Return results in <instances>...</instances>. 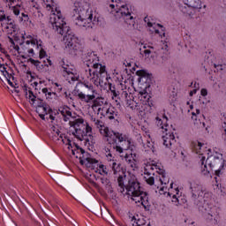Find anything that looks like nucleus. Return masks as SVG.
I'll list each match as a JSON object with an SVG mask.
<instances>
[{
    "instance_id": "nucleus-1",
    "label": "nucleus",
    "mask_w": 226,
    "mask_h": 226,
    "mask_svg": "<svg viewBox=\"0 0 226 226\" xmlns=\"http://www.w3.org/2000/svg\"><path fill=\"white\" fill-rule=\"evenodd\" d=\"M94 123L95 126L99 128L101 135L105 137L109 146H113L116 153L124 158L132 169H137V160H135L137 154L132 152L134 147L132 145V139L126 134L110 131L101 120L94 119Z\"/></svg>"
},
{
    "instance_id": "nucleus-2",
    "label": "nucleus",
    "mask_w": 226,
    "mask_h": 226,
    "mask_svg": "<svg viewBox=\"0 0 226 226\" xmlns=\"http://www.w3.org/2000/svg\"><path fill=\"white\" fill-rule=\"evenodd\" d=\"M42 2L49 11L51 10L49 22L52 25L54 31L58 34H61V36H64L65 49H69L71 54H77V50L80 49L79 38L72 34V29H70V26H68L66 21H64L61 11L57 8L54 0H42Z\"/></svg>"
},
{
    "instance_id": "nucleus-3",
    "label": "nucleus",
    "mask_w": 226,
    "mask_h": 226,
    "mask_svg": "<svg viewBox=\"0 0 226 226\" xmlns=\"http://www.w3.org/2000/svg\"><path fill=\"white\" fill-rule=\"evenodd\" d=\"M58 110L63 117V120L65 123L69 121L71 128H73L72 135L78 139V140L84 142L85 146H87V147L94 146L95 141L94 136H93V127L89 125L87 121L84 120L82 117L73 118V117H72V110L68 106L61 107Z\"/></svg>"
},
{
    "instance_id": "nucleus-4",
    "label": "nucleus",
    "mask_w": 226,
    "mask_h": 226,
    "mask_svg": "<svg viewBox=\"0 0 226 226\" xmlns=\"http://www.w3.org/2000/svg\"><path fill=\"white\" fill-rule=\"evenodd\" d=\"M192 198L198 200L199 211L203 213L207 222H212L215 225L218 223V213L216 207L213 205V193L202 188V185L192 182L190 185Z\"/></svg>"
},
{
    "instance_id": "nucleus-5",
    "label": "nucleus",
    "mask_w": 226,
    "mask_h": 226,
    "mask_svg": "<svg viewBox=\"0 0 226 226\" xmlns=\"http://www.w3.org/2000/svg\"><path fill=\"white\" fill-rule=\"evenodd\" d=\"M85 63L88 68H92L88 70L87 79H91L94 86H100L103 89L109 88L113 92L116 98L117 94L112 90V83H110V76L107 72V67L98 63V57L94 55V52L87 54Z\"/></svg>"
},
{
    "instance_id": "nucleus-6",
    "label": "nucleus",
    "mask_w": 226,
    "mask_h": 226,
    "mask_svg": "<svg viewBox=\"0 0 226 226\" xmlns=\"http://www.w3.org/2000/svg\"><path fill=\"white\" fill-rule=\"evenodd\" d=\"M192 147L193 153H196V154H200V156H201V174H203V176H208L211 170H215V176L220 177L225 169V160H223V154L216 153L215 154L208 155L206 160V156H204V153H202L204 144L200 143V141H193L192 143Z\"/></svg>"
},
{
    "instance_id": "nucleus-7",
    "label": "nucleus",
    "mask_w": 226,
    "mask_h": 226,
    "mask_svg": "<svg viewBox=\"0 0 226 226\" xmlns=\"http://www.w3.org/2000/svg\"><path fill=\"white\" fill-rule=\"evenodd\" d=\"M72 20L76 26L82 29H93L96 17L93 19V10L84 7L82 3L75 2L72 10Z\"/></svg>"
},
{
    "instance_id": "nucleus-8",
    "label": "nucleus",
    "mask_w": 226,
    "mask_h": 226,
    "mask_svg": "<svg viewBox=\"0 0 226 226\" xmlns=\"http://www.w3.org/2000/svg\"><path fill=\"white\" fill-rule=\"evenodd\" d=\"M125 190L127 195H130L136 204L142 205L144 209H149L151 205L149 204L147 192L142 191L140 182H139L135 175L130 176L128 184L125 185Z\"/></svg>"
},
{
    "instance_id": "nucleus-9",
    "label": "nucleus",
    "mask_w": 226,
    "mask_h": 226,
    "mask_svg": "<svg viewBox=\"0 0 226 226\" xmlns=\"http://www.w3.org/2000/svg\"><path fill=\"white\" fill-rule=\"evenodd\" d=\"M144 22L147 25L148 27H152L150 31L155 34H158L160 38H162V41L160 42V46L157 49V51L154 50V47L148 46L147 49H144L142 51L143 54H145L147 57H149L153 52H154V54L158 52L159 54H167V52H169V45L165 41V27L160 24L154 23V21H153V19L147 16L144 18Z\"/></svg>"
},
{
    "instance_id": "nucleus-10",
    "label": "nucleus",
    "mask_w": 226,
    "mask_h": 226,
    "mask_svg": "<svg viewBox=\"0 0 226 226\" xmlns=\"http://www.w3.org/2000/svg\"><path fill=\"white\" fill-rule=\"evenodd\" d=\"M22 42L20 47L19 44H15L12 39L11 41V49L15 50L18 54H24L28 57H33L34 56V49H40L41 47V41L34 39L31 34H26V33L21 34Z\"/></svg>"
},
{
    "instance_id": "nucleus-11",
    "label": "nucleus",
    "mask_w": 226,
    "mask_h": 226,
    "mask_svg": "<svg viewBox=\"0 0 226 226\" xmlns=\"http://www.w3.org/2000/svg\"><path fill=\"white\" fill-rule=\"evenodd\" d=\"M143 179L146 181L147 185L153 186L154 185V179L159 176V181L161 185H169L170 179L165 176V170L162 166L156 163H147L143 169Z\"/></svg>"
},
{
    "instance_id": "nucleus-12",
    "label": "nucleus",
    "mask_w": 226,
    "mask_h": 226,
    "mask_svg": "<svg viewBox=\"0 0 226 226\" xmlns=\"http://www.w3.org/2000/svg\"><path fill=\"white\" fill-rule=\"evenodd\" d=\"M155 119L160 132L163 133L162 137L163 146L168 147V149H172V146L176 144V136L174 135V132L170 131V126L168 124L169 117L163 115L162 118L157 117Z\"/></svg>"
},
{
    "instance_id": "nucleus-13",
    "label": "nucleus",
    "mask_w": 226,
    "mask_h": 226,
    "mask_svg": "<svg viewBox=\"0 0 226 226\" xmlns=\"http://www.w3.org/2000/svg\"><path fill=\"white\" fill-rule=\"evenodd\" d=\"M58 68L62 76L67 82H69V84H73V82L79 80V74H77L75 65L72 64L67 59H60L58 62Z\"/></svg>"
},
{
    "instance_id": "nucleus-14",
    "label": "nucleus",
    "mask_w": 226,
    "mask_h": 226,
    "mask_svg": "<svg viewBox=\"0 0 226 226\" xmlns=\"http://www.w3.org/2000/svg\"><path fill=\"white\" fill-rule=\"evenodd\" d=\"M4 3L12 10V13L15 15L17 20L19 23L22 22H29V13L24 9H22V5L17 4L19 0H3Z\"/></svg>"
},
{
    "instance_id": "nucleus-15",
    "label": "nucleus",
    "mask_w": 226,
    "mask_h": 226,
    "mask_svg": "<svg viewBox=\"0 0 226 226\" xmlns=\"http://www.w3.org/2000/svg\"><path fill=\"white\" fill-rule=\"evenodd\" d=\"M81 87L83 91L77 90L79 100L84 103H91L94 100L95 95L98 94V92L91 83H81Z\"/></svg>"
},
{
    "instance_id": "nucleus-16",
    "label": "nucleus",
    "mask_w": 226,
    "mask_h": 226,
    "mask_svg": "<svg viewBox=\"0 0 226 226\" xmlns=\"http://www.w3.org/2000/svg\"><path fill=\"white\" fill-rule=\"evenodd\" d=\"M117 8H119L117 11V14L121 15L122 20H124V26L126 29H135V18L132 15L130 9H128V5H121L117 4Z\"/></svg>"
},
{
    "instance_id": "nucleus-17",
    "label": "nucleus",
    "mask_w": 226,
    "mask_h": 226,
    "mask_svg": "<svg viewBox=\"0 0 226 226\" xmlns=\"http://www.w3.org/2000/svg\"><path fill=\"white\" fill-rule=\"evenodd\" d=\"M174 190V191H173ZM160 195H164L165 197H170L171 201L175 206H179L181 204L180 200L182 192L179 191V188L176 187L174 189V183L170 184V189H168L167 186L163 185L159 189Z\"/></svg>"
},
{
    "instance_id": "nucleus-18",
    "label": "nucleus",
    "mask_w": 226,
    "mask_h": 226,
    "mask_svg": "<svg viewBox=\"0 0 226 226\" xmlns=\"http://www.w3.org/2000/svg\"><path fill=\"white\" fill-rule=\"evenodd\" d=\"M200 8H202L200 0H184V5L179 6L180 11L185 17H193L195 10H200Z\"/></svg>"
},
{
    "instance_id": "nucleus-19",
    "label": "nucleus",
    "mask_w": 226,
    "mask_h": 226,
    "mask_svg": "<svg viewBox=\"0 0 226 226\" xmlns=\"http://www.w3.org/2000/svg\"><path fill=\"white\" fill-rule=\"evenodd\" d=\"M104 150L107 161L109 162V167L112 169L115 176L120 172L123 173V171H121V164L116 162V160H114L115 157L112 155V151H116L114 145H108Z\"/></svg>"
},
{
    "instance_id": "nucleus-20",
    "label": "nucleus",
    "mask_w": 226,
    "mask_h": 226,
    "mask_svg": "<svg viewBox=\"0 0 226 226\" xmlns=\"http://www.w3.org/2000/svg\"><path fill=\"white\" fill-rule=\"evenodd\" d=\"M97 110L98 114L102 115V117H106V119H109L110 121L119 117L117 109L110 106V104H105L102 108H98Z\"/></svg>"
},
{
    "instance_id": "nucleus-21",
    "label": "nucleus",
    "mask_w": 226,
    "mask_h": 226,
    "mask_svg": "<svg viewBox=\"0 0 226 226\" xmlns=\"http://www.w3.org/2000/svg\"><path fill=\"white\" fill-rule=\"evenodd\" d=\"M207 56H205V61L204 64H202L203 68L205 69V72H207L208 66H213L217 70V72H226V65L225 64H217L213 63V59H215V56L211 54V51H208V53H206Z\"/></svg>"
},
{
    "instance_id": "nucleus-22",
    "label": "nucleus",
    "mask_w": 226,
    "mask_h": 226,
    "mask_svg": "<svg viewBox=\"0 0 226 226\" xmlns=\"http://www.w3.org/2000/svg\"><path fill=\"white\" fill-rule=\"evenodd\" d=\"M138 76V82L140 86H145V89H147L151 85V75L144 70H139L136 72Z\"/></svg>"
},
{
    "instance_id": "nucleus-23",
    "label": "nucleus",
    "mask_w": 226,
    "mask_h": 226,
    "mask_svg": "<svg viewBox=\"0 0 226 226\" xmlns=\"http://www.w3.org/2000/svg\"><path fill=\"white\" fill-rule=\"evenodd\" d=\"M139 100L141 102L142 105H147V107H153V101L151 100V94L147 91L143 90L138 94Z\"/></svg>"
},
{
    "instance_id": "nucleus-24",
    "label": "nucleus",
    "mask_w": 226,
    "mask_h": 226,
    "mask_svg": "<svg viewBox=\"0 0 226 226\" xmlns=\"http://www.w3.org/2000/svg\"><path fill=\"white\" fill-rule=\"evenodd\" d=\"M0 22H5L7 24L5 26V29H11L12 31H15L16 26L15 24H13L11 18L10 16H6L4 11L2 9H0Z\"/></svg>"
},
{
    "instance_id": "nucleus-25",
    "label": "nucleus",
    "mask_w": 226,
    "mask_h": 226,
    "mask_svg": "<svg viewBox=\"0 0 226 226\" xmlns=\"http://www.w3.org/2000/svg\"><path fill=\"white\" fill-rule=\"evenodd\" d=\"M92 103V109L94 110H96L98 111V109H102L103 107H105V105H109V102H107V101H105V98H102V97H94V100H92L91 102Z\"/></svg>"
},
{
    "instance_id": "nucleus-26",
    "label": "nucleus",
    "mask_w": 226,
    "mask_h": 226,
    "mask_svg": "<svg viewBox=\"0 0 226 226\" xmlns=\"http://www.w3.org/2000/svg\"><path fill=\"white\" fill-rule=\"evenodd\" d=\"M29 63H31V64H34V66H35L38 72H41V70H43L45 66L47 67L50 66V59L49 58H47L46 61L44 60L43 63L40 62V60L30 58Z\"/></svg>"
},
{
    "instance_id": "nucleus-27",
    "label": "nucleus",
    "mask_w": 226,
    "mask_h": 226,
    "mask_svg": "<svg viewBox=\"0 0 226 226\" xmlns=\"http://www.w3.org/2000/svg\"><path fill=\"white\" fill-rule=\"evenodd\" d=\"M23 93H25V96L27 100H29L30 103H34L36 102V95L33 93V90L27 85H24L23 87Z\"/></svg>"
},
{
    "instance_id": "nucleus-28",
    "label": "nucleus",
    "mask_w": 226,
    "mask_h": 226,
    "mask_svg": "<svg viewBox=\"0 0 226 226\" xmlns=\"http://www.w3.org/2000/svg\"><path fill=\"white\" fill-rule=\"evenodd\" d=\"M42 94L46 96L47 100H54L55 98L57 97V94L56 92H52V89L44 87L41 89Z\"/></svg>"
},
{
    "instance_id": "nucleus-29",
    "label": "nucleus",
    "mask_w": 226,
    "mask_h": 226,
    "mask_svg": "<svg viewBox=\"0 0 226 226\" xmlns=\"http://www.w3.org/2000/svg\"><path fill=\"white\" fill-rule=\"evenodd\" d=\"M0 72L2 73V75H4V77H5L8 85L9 86H13V83L11 82V80H10L11 79V74H10V72H8V71H6V66L0 64Z\"/></svg>"
},
{
    "instance_id": "nucleus-30",
    "label": "nucleus",
    "mask_w": 226,
    "mask_h": 226,
    "mask_svg": "<svg viewBox=\"0 0 226 226\" xmlns=\"http://www.w3.org/2000/svg\"><path fill=\"white\" fill-rule=\"evenodd\" d=\"M142 144L145 151L147 152L152 151V153H154V142L151 140V138L147 139L146 143L143 142Z\"/></svg>"
},
{
    "instance_id": "nucleus-31",
    "label": "nucleus",
    "mask_w": 226,
    "mask_h": 226,
    "mask_svg": "<svg viewBox=\"0 0 226 226\" xmlns=\"http://www.w3.org/2000/svg\"><path fill=\"white\" fill-rule=\"evenodd\" d=\"M39 109H41L44 114H50V112H52V109H50V106L47 103H42L39 106Z\"/></svg>"
},
{
    "instance_id": "nucleus-32",
    "label": "nucleus",
    "mask_w": 226,
    "mask_h": 226,
    "mask_svg": "<svg viewBox=\"0 0 226 226\" xmlns=\"http://www.w3.org/2000/svg\"><path fill=\"white\" fill-rule=\"evenodd\" d=\"M216 185L215 187L214 188V190H215L216 193H218L219 195H223V193H225V192H223V189H222V185L218 184V177H215Z\"/></svg>"
},
{
    "instance_id": "nucleus-33",
    "label": "nucleus",
    "mask_w": 226,
    "mask_h": 226,
    "mask_svg": "<svg viewBox=\"0 0 226 226\" xmlns=\"http://www.w3.org/2000/svg\"><path fill=\"white\" fill-rule=\"evenodd\" d=\"M98 170L101 176H107V174H109V170H107V167H105V165L103 164L99 165Z\"/></svg>"
},
{
    "instance_id": "nucleus-34",
    "label": "nucleus",
    "mask_w": 226,
    "mask_h": 226,
    "mask_svg": "<svg viewBox=\"0 0 226 226\" xmlns=\"http://www.w3.org/2000/svg\"><path fill=\"white\" fill-rule=\"evenodd\" d=\"M117 183L120 188H126V185H124V177H123L121 174H119V177H117Z\"/></svg>"
},
{
    "instance_id": "nucleus-35",
    "label": "nucleus",
    "mask_w": 226,
    "mask_h": 226,
    "mask_svg": "<svg viewBox=\"0 0 226 226\" xmlns=\"http://www.w3.org/2000/svg\"><path fill=\"white\" fill-rule=\"evenodd\" d=\"M29 4L36 11H38V10H40V4H38V2L36 0H32V2L29 3Z\"/></svg>"
},
{
    "instance_id": "nucleus-36",
    "label": "nucleus",
    "mask_w": 226,
    "mask_h": 226,
    "mask_svg": "<svg viewBox=\"0 0 226 226\" xmlns=\"http://www.w3.org/2000/svg\"><path fill=\"white\" fill-rule=\"evenodd\" d=\"M41 49L39 51V57L40 59H45V57H47V51H45V49H43V48H41V47H39Z\"/></svg>"
},
{
    "instance_id": "nucleus-37",
    "label": "nucleus",
    "mask_w": 226,
    "mask_h": 226,
    "mask_svg": "<svg viewBox=\"0 0 226 226\" xmlns=\"http://www.w3.org/2000/svg\"><path fill=\"white\" fill-rule=\"evenodd\" d=\"M66 100L69 102V103H73L75 100V96L72 94H68V92L64 93Z\"/></svg>"
},
{
    "instance_id": "nucleus-38",
    "label": "nucleus",
    "mask_w": 226,
    "mask_h": 226,
    "mask_svg": "<svg viewBox=\"0 0 226 226\" xmlns=\"http://www.w3.org/2000/svg\"><path fill=\"white\" fill-rule=\"evenodd\" d=\"M52 86H54L55 91L56 93H61V91H63V85L59 83H52Z\"/></svg>"
},
{
    "instance_id": "nucleus-39",
    "label": "nucleus",
    "mask_w": 226,
    "mask_h": 226,
    "mask_svg": "<svg viewBox=\"0 0 226 226\" xmlns=\"http://www.w3.org/2000/svg\"><path fill=\"white\" fill-rule=\"evenodd\" d=\"M77 147L76 150H72V154L74 156H75V153H77L78 154H86V150L79 147Z\"/></svg>"
},
{
    "instance_id": "nucleus-40",
    "label": "nucleus",
    "mask_w": 226,
    "mask_h": 226,
    "mask_svg": "<svg viewBox=\"0 0 226 226\" xmlns=\"http://www.w3.org/2000/svg\"><path fill=\"white\" fill-rule=\"evenodd\" d=\"M200 116V109H197L196 111L192 112V119L197 121V118Z\"/></svg>"
},
{
    "instance_id": "nucleus-41",
    "label": "nucleus",
    "mask_w": 226,
    "mask_h": 226,
    "mask_svg": "<svg viewBox=\"0 0 226 226\" xmlns=\"http://www.w3.org/2000/svg\"><path fill=\"white\" fill-rule=\"evenodd\" d=\"M133 225L135 226H147L146 225V222H144V220H140V219H134V222Z\"/></svg>"
},
{
    "instance_id": "nucleus-42",
    "label": "nucleus",
    "mask_w": 226,
    "mask_h": 226,
    "mask_svg": "<svg viewBox=\"0 0 226 226\" xmlns=\"http://www.w3.org/2000/svg\"><path fill=\"white\" fill-rule=\"evenodd\" d=\"M86 160L91 165H96V163H98V160H96L95 158H93V157H87Z\"/></svg>"
},
{
    "instance_id": "nucleus-43",
    "label": "nucleus",
    "mask_w": 226,
    "mask_h": 226,
    "mask_svg": "<svg viewBox=\"0 0 226 226\" xmlns=\"http://www.w3.org/2000/svg\"><path fill=\"white\" fill-rule=\"evenodd\" d=\"M201 96H207V89L202 88L200 91Z\"/></svg>"
},
{
    "instance_id": "nucleus-44",
    "label": "nucleus",
    "mask_w": 226,
    "mask_h": 226,
    "mask_svg": "<svg viewBox=\"0 0 226 226\" xmlns=\"http://www.w3.org/2000/svg\"><path fill=\"white\" fill-rule=\"evenodd\" d=\"M197 93V89H194L192 91L190 92V96H193V94H195Z\"/></svg>"
},
{
    "instance_id": "nucleus-45",
    "label": "nucleus",
    "mask_w": 226,
    "mask_h": 226,
    "mask_svg": "<svg viewBox=\"0 0 226 226\" xmlns=\"http://www.w3.org/2000/svg\"><path fill=\"white\" fill-rule=\"evenodd\" d=\"M39 116H40L41 119L45 120V113L40 114Z\"/></svg>"
},
{
    "instance_id": "nucleus-46",
    "label": "nucleus",
    "mask_w": 226,
    "mask_h": 226,
    "mask_svg": "<svg viewBox=\"0 0 226 226\" xmlns=\"http://www.w3.org/2000/svg\"><path fill=\"white\" fill-rule=\"evenodd\" d=\"M109 7L114 9V8H116V5L111 4H109Z\"/></svg>"
},
{
    "instance_id": "nucleus-47",
    "label": "nucleus",
    "mask_w": 226,
    "mask_h": 226,
    "mask_svg": "<svg viewBox=\"0 0 226 226\" xmlns=\"http://www.w3.org/2000/svg\"><path fill=\"white\" fill-rule=\"evenodd\" d=\"M119 0H111V3H117Z\"/></svg>"
},
{
    "instance_id": "nucleus-48",
    "label": "nucleus",
    "mask_w": 226,
    "mask_h": 226,
    "mask_svg": "<svg viewBox=\"0 0 226 226\" xmlns=\"http://www.w3.org/2000/svg\"><path fill=\"white\" fill-rule=\"evenodd\" d=\"M49 117L52 119V121H54V116L49 115Z\"/></svg>"
},
{
    "instance_id": "nucleus-49",
    "label": "nucleus",
    "mask_w": 226,
    "mask_h": 226,
    "mask_svg": "<svg viewBox=\"0 0 226 226\" xmlns=\"http://www.w3.org/2000/svg\"><path fill=\"white\" fill-rule=\"evenodd\" d=\"M124 96H128V93L124 92Z\"/></svg>"
},
{
    "instance_id": "nucleus-50",
    "label": "nucleus",
    "mask_w": 226,
    "mask_h": 226,
    "mask_svg": "<svg viewBox=\"0 0 226 226\" xmlns=\"http://www.w3.org/2000/svg\"><path fill=\"white\" fill-rule=\"evenodd\" d=\"M190 109H193V105H191V106H190Z\"/></svg>"
},
{
    "instance_id": "nucleus-51",
    "label": "nucleus",
    "mask_w": 226,
    "mask_h": 226,
    "mask_svg": "<svg viewBox=\"0 0 226 226\" xmlns=\"http://www.w3.org/2000/svg\"><path fill=\"white\" fill-rule=\"evenodd\" d=\"M30 3H33V0H29V4H30Z\"/></svg>"
},
{
    "instance_id": "nucleus-52",
    "label": "nucleus",
    "mask_w": 226,
    "mask_h": 226,
    "mask_svg": "<svg viewBox=\"0 0 226 226\" xmlns=\"http://www.w3.org/2000/svg\"><path fill=\"white\" fill-rule=\"evenodd\" d=\"M56 134H57V135H59V131H58V132H56Z\"/></svg>"
},
{
    "instance_id": "nucleus-53",
    "label": "nucleus",
    "mask_w": 226,
    "mask_h": 226,
    "mask_svg": "<svg viewBox=\"0 0 226 226\" xmlns=\"http://www.w3.org/2000/svg\"><path fill=\"white\" fill-rule=\"evenodd\" d=\"M144 49H146V46H144Z\"/></svg>"
}]
</instances>
